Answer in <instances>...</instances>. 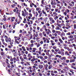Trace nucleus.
<instances>
[{
    "mask_svg": "<svg viewBox=\"0 0 76 76\" xmlns=\"http://www.w3.org/2000/svg\"><path fill=\"white\" fill-rule=\"evenodd\" d=\"M71 3H72V4H73V6H75V5H74V4L75 3V2H73V1H72L71 2H70Z\"/></svg>",
    "mask_w": 76,
    "mask_h": 76,
    "instance_id": "obj_15",
    "label": "nucleus"
},
{
    "mask_svg": "<svg viewBox=\"0 0 76 76\" xmlns=\"http://www.w3.org/2000/svg\"><path fill=\"white\" fill-rule=\"evenodd\" d=\"M51 26L52 28V29H54L55 28L54 26V25H51Z\"/></svg>",
    "mask_w": 76,
    "mask_h": 76,
    "instance_id": "obj_14",
    "label": "nucleus"
},
{
    "mask_svg": "<svg viewBox=\"0 0 76 76\" xmlns=\"http://www.w3.org/2000/svg\"><path fill=\"white\" fill-rule=\"evenodd\" d=\"M73 10H76V7H73Z\"/></svg>",
    "mask_w": 76,
    "mask_h": 76,
    "instance_id": "obj_19",
    "label": "nucleus"
},
{
    "mask_svg": "<svg viewBox=\"0 0 76 76\" xmlns=\"http://www.w3.org/2000/svg\"><path fill=\"white\" fill-rule=\"evenodd\" d=\"M56 29H58V30H59V29H60V27H58V26H57L56 27Z\"/></svg>",
    "mask_w": 76,
    "mask_h": 76,
    "instance_id": "obj_41",
    "label": "nucleus"
},
{
    "mask_svg": "<svg viewBox=\"0 0 76 76\" xmlns=\"http://www.w3.org/2000/svg\"><path fill=\"white\" fill-rule=\"evenodd\" d=\"M69 5L70 6H71V7H73V5L71 3H69Z\"/></svg>",
    "mask_w": 76,
    "mask_h": 76,
    "instance_id": "obj_11",
    "label": "nucleus"
},
{
    "mask_svg": "<svg viewBox=\"0 0 76 76\" xmlns=\"http://www.w3.org/2000/svg\"><path fill=\"white\" fill-rule=\"evenodd\" d=\"M3 20H4V21H6V18H5L3 19Z\"/></svg>",
    "mask_w": 76,
    "mask_h": 76,
    "instance_id": "obj_60",
    "label": "nucleus"
},
{
    "mask_svg": "<svg viewBox=\"0 0 76 76\" xmlns=\"http://www.w3.org/2000/svg\"><path fill=\"white\" fill-rule=\"evenodd\" d=\"M1 56H4L5 55V53H4V52H2L1 53Z\"/></svg>",
    "mask_w": 76,
    "mask_h": 76,
    "instance_id": "obj_7",
    "label": "nucleus"
},
{
    "mask_svg": "<svg viewBox=\"0 0 76 76\" xmlns=\"http://www.w3.org/2000/svg\"><path fill=\"white\" fill-rule=\"evenodd\" d=\"M49 19H50V21H51V20H53V18H51L50 17L49 18Z\"/></svg>",
    "mask_w": 76,
    "mask_h": 76,
    "instance_id": "obj_36",
    "label": "nucleus"
},
{
    "mask_svg": "<svg viewBox=\"0 0 76 76\" xmlns=\"http://www.w3.org/2000/svg\"><path fill=\"white\" fill-rule=\"evenodd\" d=\"M51 4L52 5H53L54 4V3H53V1H52L51 3Z\"/></svg>",
    "mask_w": 76,
    "mask_h": 76,
    "instance_id": "obj_45",
    "label": "nucleus"
},
{
    "mask_svg": "<svg viewBox=\"0 0 76 76\" xmlns=\"http://www.w3.org/2000/svg\"><path fill=\"white\" fill-rule=\"evenodd\" d=\"M36 10L37 11H38V10H39V9L38 8H36Z\"/></svg>",
    "mask_w": 76,
    "mask_h": 76,
    "instance_id": "obj_33",
    "label": "nucleus"
},
{
    "mask_svg": "<svg viewBox=\"0 0 76 76\" xmlns=\"http://www.w3.org/2000/svg\"><path fill=\"white\" fill-rule=\"evenodd\" d=\"M39 69H42L43 68V66L42 65H39Z\"/></svg>",
    "mask_w": 76,
    "mask_h": 76,
    "instance_id": "obj_1",
    "label": "nucleus"
},
{
    "mask_svg": "<svg viewBox=\"0 0 76 76\" xmlns=\"http://www.w3.org/2000/svg\"><path fill=\"white\" fill-rule=\"evenodd\" d=\"M5 38H6L7 39H8V37H7V36L5 35Z\"/></svg>",
    "mask_w": 76,
    "mask_h": 76,
    "instance_id": "obj_40",
    "label": "nucleus"
},
{
    "mask_svg": "<svg viewBox=\"0 0 76 76\" xmlns=\"http://www.w3.org/2000/svg\"><path fill=\"white\" fill-rule=\"evenodd\" d=\"M26 48H27V51H29V48L27 47Z\"/></svg>",
    "mask_w": 76,
    "mask_h": 76,
    "instance_id": "obj_44",
    "label": "nucleus"
},
{
    "mask_svg": "<svg viewBox=\"0 0 76 76\" xmlns=\"http://www.w3.org/2000/svg\"><path fill=\"white\" fill-rule=\"evenodd\" d=\"M70 46V47H71V48H72V47H73V45H69Z\"/></svg>",
    "mask_w": 76,
    "mask_h": 76,
    "instance_id": "obj_56",
    "label": "nucleus"
},
{
    "mask_svg": "<svg viewBox=\"0 0 76 76\" xmlns=\"http://www.w3.org/2000/svg\"><path fill=\"white\" fill-rule=\"evenodd\" d=\"M19 38V37L15 36L14 37V38Z\"/></svg>",
    "mask_w": 76,
    "mask_h": 76,
    "instance_id": "obj_62",
    "label": "nucleus"
},
{
    "mask_svg": "<svg viewBox=\"0 0 76 76\" xmlns=\"http://www.w3.org/2000/svg\"><path fill=\"white\" fill-rule=\"evenodd\" d=\"M22 49H23V51H26V49H25V47H24V46H22Z\"/></svg>",
    "mask_w": 76,
    "mask_h": 76,
    "instance_id": "obj_3",
    "label": "nucleus"
},
{
    "mask_svg": "<svg viewBox=\"0 0 76 76\" xmlns=\"http://www.w3.org/2000/svg\"><path fill=\"white\" fill-rule=\"evenodd\" d=\"M72 54H73V55H75V54H76V53L74 51L72 52Z\"/></svg>",
    "mask_w": 76,
    "mask_h": 76,
    "instance_id": "obj_32",
    "label": "nucleus"
},
{
    "mask_svg": "<svg viewBox=\"0 0 76 76\" xmlns=\"http://www.w3.org/2000/svg\"><path fill=\"white\" fill-rule=\"evenodd\" d=\"M57 70L58 72H60V71L61 70V69H58Z\"/></svg>",
    "mask_w": 76,
    "mask_h": 76,
    "instance_id": "obj_52",
    "label": "nucleus"
},
{
    "mask_svg": "<svg viewBox=\"0 0 76 76\" xmlns=\"http://www.w3.org/2000/svg\"><path fill=\"white\" fill-rule=\"evenodd\" d=\"M16 51V50L15 49H13V50H12V52L13 53V52H15V51Z\"/></svg>",
    "mask_w": 76,
    "mask_h": 76,
    "instance_id": "obj_48",
    "label": "nucleus"
},
{
    "mask_svg": "<svg viewBox=\"0 0 76 76\" xmlns=\"http://www.w3.org/2000/svg\"><path fill=\"white\" fill-rule=\"evenodd\" d=\"M53 15H55V16H57V13H56V12H54L53 13Z\"/></svg>",
    "mask_w": 76,
    "mask_h": 76,
    "instance_id": "obj_6",
    "label": "nucleus"
},
{
    "mask_svg": "<svg viewBox=\"0 0 76 76\" xmlns=\"http://www.w3.org/2000/svg\"><path fill=\"white\" fill-rule=\"evenodd\" d=\"M44 58L45 59H47V58H48V57L47 56H44Z\"/></svg>",
    "mask_w": 76,
    "mask_h": 76,
    "instance_id": "obj_20",
    "label": "nucleus"
},
{
    "mask_svg": "<svg viewBox=\"0 0 76 76\" xmlns=\"http://www.w3.org/2000/svg\"><path fill=\"white\" fill-rule=\"evenodd\" d=\"M31 44H33L34 42H35V41H33V40H31Z\"/></svg>",
    "mask_w": 76,
    "mask_h": 76,
    "instance_id": "obj_12",
    "label": "nucleus"
},
{
    "mask_svg": "<svg viewBox=\"0 0 76 76\" xmlns=\"http://www.w3.org/2000/svg\"><path fill=\"white\" fill-rule=\"evenodd\" d=\"M52 22L53 23H54L55 22V21H54V20H52Z\"/></svg>",
    "mask_w": 76,
    "mask_h": 76,
    "instance_id": "obj_49",
    "label": "nucleus"
},
{
    "mask_svg": "<svg viewBox=\"0 0 76 76\" xmlns=\"http://www.w3.org/2000/svg\"><path fill=\"white\" fill-rule=\"evenodd\" d=\"M44 1H42V4H44Z\"/></svg>",
    "mask_w": 76,
    "mask_h": 76,
    "instance_id": "obj_63",
    "label": "nucleus"
},
{
    "mask_svg": "<svg viewBox=\"0 0 76 76\" xmlns=\"http://www.w3.org/2000/svg\"><path fill=\"white\" fill-rule=\"evenodd\" d=\"M39 35H40V37H42V33H40L39 34Z\"/></svg>",
    "mask_w": 76,
    "mask_h": 76,
    "instance_id": "obj_34",
    "label": "nucleus"
},
{
    "mask_svg": "<svg viewBox=\"0 0 76 76\" xmlns=\"http://www.w3.org/2000/svg\"><path fill=\"white\" fill-rule=\"evenodd\" d=\"M13 59L14 60H16V57H14L13 58Z\"/></svg>",
    "mask_w": 76,
    "mask_h": 76,
    "instance_id": "obj_59",
    "label": "nucleus"
},
{
    "mask_svg": "<svg viewBox=\"0 0 76 76\" xmlns=\"http://www.w3.org/2000/svg\"><path fill=\"white\" fill-rule=\"evenodd\" d=\"M57 25L58 26V27H61V24L58 23H57Z\"/></svg>",
    "mask_w": 76,
    "mask_h": 76,
    "instance_id": "obj_9",
    "label": "nucleus"
},
{
    "mask_svg": "<svg viewBox=\"0 0 76 76\" xmlns=\"http://www.w3.org/2000/svg\"><path fill=\"white\" fill-rule=\"evenodd\" d=\"M53 67V66H52V65H50L49 66H48V69H50L52 68Z\"/></svg>",
    "mask_w": 76,
    "mask_h": 76,
    "instance_id": "obj_2",
    "label": "nucleus"
},
{
    "mask_svg": "<svg viewBox=\"0 0 76 76\" xmlns=\"http://www.w3.org/2000/svg\"><path fill=\"white\" fill-rule=\"evenodd\" d=\"M30 22L31 23V25H32V23H33V21H32V20H31Z\"/></svg>",
    "mask_w": 76,
    "mask_h": 76,
    "instance_id": "obj_31",
    "label": "nucleus"
},
{
    "mask_svg": "<svg viewBox=\"0 0 76 76\" xmlns=\"http://www.w3.org/2000/svg\"><path fill=\"white\" fill-rule=\"evenodd\" d=\"M51 51L52 52V53H54V52H55L54 51V50H53V49H52L51 50Z\"/></svg>",
    "mask_w": 76,
    "mask_h": 76,
    "instance_id": "obj_47",
    "label": "nucleus"
},
{
    "mask_svg": "<svg viewBox=\"0 0 76 76\" xmlns=\"http://www.w3.org/2000/svg\"><path fill=\"white\" fill-rule=\"evenodd\" d=\"M70 19H74V17L73 16H71L70 17Z\"/></svg>",
    "mask_w": 76,
    "mask_h": 76,
    "instance_id": "obj_29",
    "label": "nucleus"
},
{
    "mask_svg": "<svg viewBox=\"0 0 76 76\" xmlns=\"http://www.w3.org/2000/svg\"><path fill=\"white\" fill-rule=\"evenodd\" d=\"M39 46H40V44H38V45H37V47H39Z\"/></svg>",
    "mask_w": 76,
    "mask_h": 76,
    "instance_id": "obj_54",
    "label": "nucleus"
},
{
    "mask_svg": "<svg viewBox=\"0 0 76 76\" xmlns=\"http://www.w3.org/2000/svg\"><path fill=\"white\" fill-rule=\"evenodd\" d=\"M53 48L54 49V50H56V49H57V47L55 46H53Z\"/></svg>",
    "mask_w": 76,
    "mask_h": 76,
    "instance_id": "obj_16",
    "label": "nucleus"
},
{
    "mask_svg": "<svg viewBox=\"0 0 76 76\" xmlns=\"http://www.w3.org/2000/svg\"><path fill=\"white\" fill-rule=\"evenodd\" d=\"M52 32L53 33H55L56 32V31L54 30H52Z\"/></svg>",
    "mask_w": 76,
    "mask_h": 76,
    "instance_id": "obj_24",
    "label": "nucleus"
},
{
    "mask_svg": "<svg viewBox=\"0 0 76 76\" xmlns=\"http://www.w3.org/2000/svg\"><path fill=\"white\" fill-rule=\"evenodd\" d=\"M26 13L25 14V16H27L28 15V12H26Z\"/></svg>",
    "mask_w": 76,
    "mask_h": 76,
    "instance_id": "obj_23",
    "label": "nucleus"
},
{
    "mask_svg": "<svg viewBox=\"0 0 76 76\" xmlns=\"http://www.w3.org/2000/svg\"><path fill=\"white\" fill-rule=\"evenodd\" d=\"M64 15H65V16H67V13H66V12H65L64 13Z\"/></svg>",
    "mask_w": 76,
    "mask_h": 76,
    "instance_id": "obj_39",
    "label": "nucleus"
},
{
    "mask_svg": "<svg viewBox=\"0 0 76 76\" xmlns=\"http://www.w3.org/2000/svg\"><path fill=\"white\" fill-rule=\"evenodd\" d=\"M68 37L70 39V38H73V36H69Z\"/></svg>",
    "mask_w": 76,
    "mask_h": 76,
    "instance_id": "obj_8",
    "label": "nucleus"
},
{
    "mask_svg": "<svg viewBox=\"0 0 76 76\" xmlns=\"http://www.w3.org/2000/svg\"><path fill=\"white\" fill-rule=\"evenodd\" d=\"M75 59L70 60V63H73L75 62Z\"/></svg>",
    "mask_w": 76,
    "mask_h": 76,
    "instance_id": "obj_4",
    "label": "nucleus"
},
{
    "mask_svg": "<svg viewBox=\"0 0 76 76\" xmlns=\"http://www.w3.org/2000/svg\"><path fill=\"white\" fill-rule=\"evenodd\" d=\"M62 60H66V57H62Z\"/></svg>",
    "mask_w": 76,
    "mask_h": 76,
    "instance_id": "obj_18",
    "label": "nucleus"
},
{
    "mask_svg": "<svg viewBox=\"0 0 76 76\" xmlns=\"http://www.w3.org/2000/svg\"><path fill=\"white\" fill-rule=\"evenodd\" d=\"M49 8L48 7H47L45 8V10H47Z\"/></svg>",
    "mask_w": 76,
    "mask_h": 76,
    "instance_id": "obj_64",
    "label": "nucleus"
},
{
    "mask_svg": "<svg viewBox=\"0 0 76 76\" xmlns=\"http://www.w3.org/2000/svg\"><path fill=\"white\" fill-rule=\"evenodd\" d=\"M74 29H76V25L74 24Z\"/></svg>",
    "mask_w": 76,
    "mask_h": 76,
    "instance_id": "obj_26",
    "label": "nucleus"
},
{
    "mask_svg": "<svg viewBox=\"0 0 76 76\" xmlns=\"http://www.w3.org/2000/svg\"><path fill=\"white\" fill-rule=\"evenodd\" d=\"M3 29H6V28L5 27V26H4V25H3Z\"/></svg>",
    "mask_w": 76,
    "mask_h": 76,
    "instance_id": "obj_35",
    "label": "nucleus"
},
{
    "mask_svg": "<svg viewBox=\"0 0 76 76\" xmlns=\"http://www.w3.org/2000/svg\"><path fill=\"white\" fill-rule=\"evenodd\" d=\"M48 57L49 58H49V59H51V58H51V55H49V56H48Z\"/></svg>",
    "mask_w": 76,
    "mask_h": 76,
    "instance_id": "obj_17",
    "label": "nucleus"
},
{
    "mask_svg": "<svg viewBox=\"0 0 76 76\" xmlns=\"http://www.w3.org/2000/svg\"><path fill=\"white\" fill-rule=\"evenodd\" d=\"M66 35H70V32H69L68 33L66 34Z\"/></svg>",
    "mask_w": 76,
    "mask_h": 76,
    "instance_id": "obj_13",
    "label": "nucleus"
},
{
    "mask_svg": "<svg viewBox=\"0 0 76 76\" xmlns=\"http://www.w3.org/2000/svg\"><path fill=\"white\" fill-rule=\"evenodd\" d=\"M66 12H67V13H69L70 11H69V10L67 9H66Z\"/></svg>",
    "mask_w": 76,
    "mask_h": 76,
    "instance_id": "obj_28",
    "label": "nucleus"
},
{
    "mask_svg": "<svg viewBox=\"0 0 76 76\" xmlns=\"http://www.w3.org/2000/svg\"><path fill=\"white\" fill-rule=\"evenodd\" d=\"M65 19L66 20H68V18L67 17H65Z\"/></svg>",
    "mask_w": 76,
    "mask_h": 76,
    "instance_id": "obj_37",
    "label": "nucleus"
},
{
    "mask_svg": "<svg viewBox=\"0 0 76 76\" xmlns=\"http://www.w3.org/2000/svg\"><path fill=\"white\" fill-rule=\"evenodd\" d=\"M10 60L11 61H13V58H11L10 59Z\"/></svg>",
    "mask_w": 76,
    "mask_h": 76,
    "instance_id": "obj_38",
    "label": "nucleus"
},
{
    "mask_svg": "<svg viewBox=\"0 0 76 76\" xmlns=\"http://www.w3.org/2000/svg\"><path fill=\"white\" fill-rule=\"evenodd\" d=\"M58 11V9H55V12H57Z\"/></svg>",
    "mask_w": 76,
    "mask_h": 76,
    "instance_id": "obj_25",
    "label": "nucleus"
},
{
    "mask_svg": "<svg viewBox=\"0 0 76 76\" xmlns=\"http://www.w3.org/2000/svg\"><path fill=\"white\" fill-rule=\"evenodd\" d=\"M26 54H28V51H26L25 52Z\"/></svg>",
    "mask_w": 76,
    "mask_h": 76,
    "instance_id": "obj_61",
    "label": "nucleus"
},
{
    "mask_svg": "<svg viewBox=\"0 0 76 76\" xmlns=\"http://www.w3.org/2000/svg\"><path fill=\"white\" fill-rule=\"evenodd\" d=\"M46 54L47 55V56H49V55L50 54H49V52L46 53Z\"/></svg>",
    "mask_w": 76,
    "mask_h": 76,
    "instance_id": "obj_46",
    "label": "nucleus"
},
{
    "mask_svg": "<svg viewBox=\"0 0 76 76\" xmlns=\"http://www.w3.org/2000/svg\"><path fill=\"white\" fill-rule=\"evenodd\" d=\"M20 64H24V62H21L20 63Z\"/></svg>",
    "mask_w": 76,
    "mask_h": 76,
    "instance_id": "obj_51",
    "label": "nucleus"
},
{
    "mask_svg": "<svg viewBox=\"0 0 76 76\" xmlns=\"http://www.w3.org/2000/svg\"><path fill=\"white\" fill-rule=\"evenodd\" d=\"M26 63L29 66H31V65H30V64L29 63V62H27Z\"/></svg>",
    "mask_w": 76,
    "mask_h": 76,
    "instance_id": "obj_43",
    "label": "nucleus"
},
{
    "mask_svg": "<svg viewBox=\"0 0 76 76\" xmlns=\"http://www.w3.org/2000/svg\"><path fill=\"white\" fill-rule=\"evenodd\" d=\"M69 22H70L69 20H66V23H69Z\"/></svg>",
    "mask_w": 76,
    "mask_h": 76,
    "instance_id": "obj_30",
    "label": "nucleus"
},
{
    "mask_svg": "<svg viewBox=\"0 0 76 76\" xmlns=\"http://www.w3.org/2000/svg\"><path fill=\"white\" fill-rule=\"evenodd\" d=\"M59 41L60 42V43H63V41H62V40L61 39H59Z\"/></svg>",
    "mask_w": 76,
    "mask_h": 76,
    "instance_id": "obj_5",
    "label": "nucleus"
},
{
    "mask_svg": "<svg viewBox=\"0 0 76 76\" xmlns=\"http://www.w3.org/2000/svg\"><path fill=\"white\" fill-rule=\"evenodd\" d=\"M29 68L28 69L29 70V69H32V67H31V66H29Z\"/></svg>",
    "mask_w": 76,
    "mask_h": 76,
    "instance_id": "obj_42",
    "label": "nucleus"
},
{
    "mask_svg": "<svg viewBox=\"0 0 76 76\" xmlns=\"http://www.w3.org/2000/svg\"><path fill=\"white\" fill-rule=\"evenodd\" d=\"M61 35H65V34L63 32L62 33H61Z\"/></svg>",
    "mask_w": 76,
    "mask_h": 76,
    "instance_id": "obj_27",
    "label": "nucleus"
},
{
    "mask_svg": "<svg viewBox=\"0 0 76 76\" xmlns=\"http://www.w3.org/2000/svg\"><path fill=\"white\" fill-rule=\"evenodd\" d=\"M29 15L31 17H32V14L31 13H29Z\"/></svg>",
    "mask_w": 76,
    "mask_h": 76,
    "instance_id": "obj_21",
    "label": "nucleus"
},
{
    "mask_svg": "<svg viewBox=\"0 0 76 76\" xmlns=\"http://www.w3.org/2000/svg\"><path fill=\"white\" fill-rule=\"evenodd\" d=\"M72 45L73 46V47H76V45H75V44H72Z\"/></svg>",
    "mask_w": 76,
    "mask_h": 76,
    "instance_id": "obj_53",
    "label": "nucleus"
},
{
    "mask_svg": "<svg viewBox=\"0 0 76 76\" xmlns=\"http://www.w3.org/2000/svg\"><path fill=\"white\" fill-rule=\"evenodd\" d=\"M40 43L41 44H43V41H40Z\"/></svg>",
    "mask_w": 76,
    "mask_h": 76,
    "instance_id": "obj_58",
    "label": "nucleus"
},
{
    "mask_svg": "<svg viewBox=\"0 0 76 76\" xmlns=\"http://www.w3.org/2000/svg\"><path fill=\"white\" fill-rule=\"evenodd\" d=\"M8 42H11V39H10V38L9 37L8 38Z\"/></svg>",
    "mask_w": 76,
    "mask_h": 76,
    "instance_id": "obj_10",
    "label": "nucleus"
},
{
    "mask_svg": "<svg viewBox=\"0 0 76 76\" xmlns=\"http://www.w3.org/2000/svg\"><path fill=\"white\" fill-rule=\"evenodd\" d=\"M46 25H47V26H50V24H49L48 23H47Z\"/></svg>",
    "mask_w": 76,
    "mask_h": 76,
    "instance_id": "obj_57",
    "label": "nucleus"
},
{
    "mask_svg": "<svg viewBox=\"0 0 76 76\" xmlns=\"http://www.w3.org/2000/svg\"><path fill=\"white\" fill-rule=\"evenodd\" d=\"M45 55V54L44 53H42V56H44Z\"/></svg>",
    "mask_w": 76,
    "mask_h": 76,
    "instance_id": "obj_55",
    "label": "nucleus"
},
{
    "mask_svg": "<svg viewBox=\"0 0 76 76\" xmlns=\"http://www.w3.org/2000/svg\"><path fill=\"white\" fill-rule=\"evenodd\" d=\"M66 63H69V60H66Z\"/></svg>",
    "mask_w": 76,
    "mask_h": 76,
    "instance_id": "obj_50",
    "label": "nucleus"
},
{
    "mask_svg": "<svg viewBox=\"0 0 76 76\" xmlns=\"http://www.w3.org/2000/svg\"><path fill=\"white\" fill-rule=\"evenodd\" d=\"M10 42V45H12V44H13V42H11H11Z\"/></svg>",
    "mask_w": 76,
    "mask_h": 76,
    "instance_id": "obj_22",
    "label": "nucleus"
}]
</instances>
